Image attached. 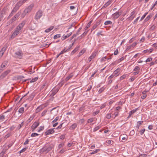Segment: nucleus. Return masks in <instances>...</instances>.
Segmentation results:
<instances>
[{"mask_svg":"<svg viewBox=\"0 0 157 157\" xmlns=\"http://www.w3.org/2000/svg\"><path fill=\"white\" fill-rule=\"evenodd\" d=\"M34 6V4H31L29 6L28 8L26 9L24 11L23 13L21 15V17H24L26 14L30 12L33 7Z\"/></svg>","mask_w":157,"mask_h":157,"instance_id":"f257e3e1","label":"nucleus"},{"mask_svg":"<svg viewBox=\"0 0 157 157\" xmlns=\"http://www.w3.org/2000/svg\"><path fill=\"white\" fill-rule=\"evenodd\" d=\"M43 15V12L41 10H39L36 14L35 16V19L36 20H38Z\"/></svg>","mask_w":157,"mask_h":157,"instance_id":"f03ea898","label":"nucleus"},{"mask_svg":"<svg viewBox=\"0 0 157 157\" xmlns=\"http://www.w3.org/2000/svg\"><path fill=\"white\" fill-rule=\"evenodd\" d=\"M15 56L19 59H22L23 54L21 50L17 51L15 53Z\"/></svg>","mask_w":157,"mask_h":157,"instance_id":"7ed1b4c3","label":"nucleus"},{"mask_svg":"<svg viewBox=\"0 0 157 157\" xmlns=\"http://www.w3.org/2000/svg\"><path fill=\"white\" fill-rule=\"evenodd\" d=\"M40 123L39 121H35L33 124L31 126V128L32 129V131L33 132L35 129L39 126Z\"/></svg>","mask_w":157,"mask_h":157,"instance_id":"20e7f679","label":"nucleus"},{"mask_svg":"<svg viewBox=\"0 0 157 157\" xmlns=\"http://www.w3.org/2000/svg\"><path fill=\"white\" fill-rule=\"evenodd\" d=\"M136 11L135 10L132 11L130 14V16L128 18V19L129 20H132L135 17L136 14H135Z\"/></svg>","mask_w":157,"mask_h":157,"instance_id":"39448f33","label":"nucleus"},{"mask_svg":"<svg viewBox=\"0 0 157 157\" xmlns=\"http://www.w3.org/2000/svg\"><path fill=\"white\" fill-rule=\"evenodd\" d=\"M121 12H119L118 11L115 13L113 14V18L114 19H116L121 14Z\"/></svg>","mask_w":157,"mask_h":157,"instance_id":"423d86ee","label":"nucleus"},{"mask_svg":"<svg viewBox=\"0 0 157 157\" xmlns=\"http://www.w3.org/2000/svg\"><path fill=\"white\" fill-rule=\"evenodd\" d=\"M10 72V70H8L3 73L0 76V78L2 79L3 78Z\"/></svg>","mask_w":157,"mask_h":157,"instance_id":"0eeeda50","label":"nucleus"},{"mask_svg":"<svg viewBox=\"0 0 157 157\" xmlns=\"http://www.w3.org/2000/svg\"><path fill=\"white\" fill-rule=\"evenodd\" d=\"M44 107L45 106L42 105H41L39 106L35 110V113H38L40 111L43 110L44 108Z\"/></svg>","mask_w":157,"mask_h":157,"instance_id":"6e6552de","label":"nucleus"},{"mask_svg":"<svg viewBox=\"0 0 157 157\" xmlns=\"http://www.w3.org/2000/svg\"><path fill=\"white\" fill-rule=\"evenodd\" d=\"M50 129L47 131L45 132V136L51 134L53 133L54 132V131L53 129Z\"/></svg>","mask_w":157,"mask_h":157,"instance_id":"1a4fd4ad","label":"nucleus"},{"mask_svg":"<svg viewBox=\"0 0 157 157\" xmlns=\"http://www.w3.org/2000/svg\"><path fill=\"white\" fill-rule=\"evenodd\" d=\"M59 89H53L51 91L52 92L50 96L53 97V96L56 94L58 91Z\"/></svg>","mask_w":157,"mask_h":157,"instance_id":"9d476101","label":"nucleus"},{"mask_svg":"<svg viewBox=\"0 0 157 157\" xmlns=\"http://www.w3.org/2000/svg\"><path fill=\"white\" fill-rule=\"evenodd\" d=\"M19 33V32L18 30L16 29L14 32L11 35V37L12 38H14Z\"/></svg>","mask_w":157,"mask_h":157,"instance_id":"9b49d317","label":"nucleus"},{"mask_svg":"<svg viewBox=\"0 0 157 157\" xmlns=\"http://www.w3.org/2000/svg\"><path fill=\"white\" fill-rule=\"evenodd\" d=\"M25 2H24V1H19V2H18L17 4L15 5L17 6H18L19 8V7L21 6L23 3H25Z\"/></svg>","mask_w":157,"mask_h":157,"instance_id":"f8f14e48","label":"nucleus"},{"mask_svg":"<svg viewBox=\"0 0 157 157\" xmlns=\"http://www.w3.org/2000/svg\"><path fill=\"white\" fill-rule=\"evenodd\" d=\"M143 121H140L137 122V125L136 126V128H137V130H138L140 126L143 123Z\"/></svg>","mask_w":157,"mask_h":157,"instance_id":"ddd939ff","label":"nucleus"},{"mask_svg":"<svg viewBox=\"0 0 157 157\" xmlns=\"http://www.w3.org/2000/svg\"><path fill=\"white\" fill-rule=\"evenodd\" d=\"M111 1H108L102 6V8L107 7L111 3Z\"/></svg>","mask_w":157,"mask_h":157,"instance_id":"4468645a","label":"nucleus"},{"mask_svg":"<svg viewBox=\"0 0 157 157\" xmlns=\"http://www.w3.org/2000/svg\"><path fill=\"white\" fill-rule=\"evenodd\" d=\"M8 47V44H6L4 47L2 48L1 51L4 53L6 51L7 47Z\"/></svg>","mask_w":157,"mask_h":157,"instance_id":"2eb2a0df","label":"nucleus"},{"mask_svg":"<svg viewBox=\"0 0 157 157\" xmlns=\"http://www.w3.org/2000/svg\"><path fill=\"white\" fill-rule=\"evenodd\" d=\"M8 47V44H6L4 47L2 48L1 51L4 53L6 51L7 47Z\"/></svg>","mask_w":157,"mask_h":157,"instance_id":"dca6fc26","label":"nucleus"},{"mask_svg":"<svg viewBox=\"0 0 157 157\" xmlns=\"http://www.w3.org/2000/svg\"><path fill=\"white\" fill-rule=\"evenodd\" d=\"M72 34V33L71 32L69 34H67L65 36H63V37L62 38V40H65V39H66L69 36H70Z\"/></svg>","mask_w":157,"mask_h":157,"instance_id":"f3484780","label":"nucleus"},{"mask_svg":"<svg viewBox=\"0 0 157 157\" xmlns=\"http://www.w3.org/2000/svg\"><path fill=\"white\" fill-rule=\"evenodd\" d=\"M77 126V124L75 123H74L72 124L70 128V129L71 130L74 129H75Z\"/></svg>","mask_w":157,"mask_h":157,"instance_id":"a211bd4d","label":"nucleus"},{"mask_svg":"<svg viewBox=\"0 0 157 157\" xmlns=\"http://www.w3.org/2000/svg\"><path fill=\"white\" fill-rule=\"evenodd\" d=\"M8 63V62L7 61H4L1 65V67L2 68L5 67L7 65Z\"/></svg>","mask_w":157,"mask_h":157,"instance_id":"6ab92c4d","label":"nucleus"},{"mask_svg":"<svg viewBox=\"0 0 157 157\" xmlns=\"http://www.w3.org/2000/svg\"><path fill=\"white\" fill-rule=\"evenodd\" d=\"M119 71V69H117L114 71L113 72V74L116 77L118 76V73Z\"/></svg>","mask_w":157,"mask_h":157,"instance_id":"aec40b11","label":"nucleus"},{"mask_svg":"<svg viewBox=\"0 0 157 157\" xmlns=\"http://www.w3.org/2000/svg\"><path fill=\"white\" fill-rule=\"evenodd\" d=\"M40 151L41 152H46V153H48L47 152V147H44L40 149Z\"/></svg>","mask_w":157,"mask_h":157,"instance_id":"412c9836","label":"nucleus"},{"mask_svg":"<svg viewBox=\"0 0 157 157\" xmlns=\"http://www.w3.org/2000/svg\"><path fill=\"white\" fill-rule=\"evenodd\" d=\"M54 28V27L53 26H50L49 28L45 30V32L46 33H48L52 30Z\"/></svg>","mask_w":157,"mask_h":157,"instance_id":"4be33fe9","label":"nucleus"},{"mask_svg":"<svg viewBox=\"0 0 157 157\" xmlns=\"http://www.w3.org/2000/svg\"><path fill=\"white\" fill-rule=\"evenodd\" d=\"M88 32V30H85V32L83 33L79 37H80V39H81L83 37L86 36V35L87 34V33Z\"/></svg>","mask_w":157,"mask_h":157,"instance_id":"5701e85b","label":"nucleus"},{"mask_svg":"<svg viewBox=\"0 0 157 157\" xmlns=\"http://www.w3.org/2000/svg\"><path fill=\"white\" fill-rule=\"evenodd\" d=\"M79 47V46H78L76 47L75 49L71 52V54L73 55L74 54L78 49Z\"/></svg>","mask_w":157,"mask_h":157,"instance_id":"b1692460","label":"nucleus"},{"mask_svg":"<svg viewBox=\"0 0 157 157\" xmlns=\"http://www.w3.org/2000/svg\"><path fill=\"white\" fill-rule=\"evenodd\" d=\"M85 50L84 49L82 50L79 53L78 55V57H79L85 53Z\"/></svg>","mask_w":157,"mask_h":157,"instance_id":"393cba45","label":"nucleus"},{"mask_svg":"<svg viewBox=\"0 0 157 157\" xmlns=\"http://www.w3.org/2000/svg\"><path fill=\"white\" fill-rule=\"evenodd\" d=\"M19 9V8L18 7L15 5V7L13 8V10H12V13L14 12L15 13L17 11V10H18Z\"/></svg>","mask_w":157,"mask_h":157,"instance_id":"a878e982","label":"nucleus"},{"mask_svg":"<svg viewBox=\"0 0 157 157\" xmlns=\"http://www.w3.org/2000/svg\"><path fill=\"white\" fill-rule=\"evenodd\" d=\"M73 76V75L72 74H70L68 76H67L65 80H66V81H68Z\"/></svg>","mask_w":157,"mask_h":157,"instance_id":"bb28decb","label":"nucleus"},{"mask_svg":"<svg viewBox=\"0 0 157 157\" xmlns=\"http://www.w3.org/2000/svg\"><path fill=\"white\" fill-rule=\"evenodd\" d=\"M92 23V21H90L87 25L86 26L84 29L85 30H86L88 28H89L91 24Z\"/></svg>","mask_w":157,"mask_h":157,"instance_id":"cd10ccee","label":"nucleus"},{"mask_svg":"<svg viewBox=\"0 0 157 157\" xmlns=\"http://www.w3.org/2000/svg\"><path fill=\"white\" fill-rule=\"evenodd\" d=\"M24 108L23 107L20 108L18 110L19 113L22 114L24 112Z\"/></svg>","mask_w":157,"mask_h":157,"instance_id":"c85d7f7f","label":"nucleus"},{"mask_svg":"<svg viewBox=\"0 0 157 157\" xmlns=\"http://www.w3.org/2000/svg\"><path fill=\"white\" fill-rule=\"evenodd\" d=\"M25 21H23L21 22V23H20L18 25L21 26V28H23V26L25 24Z\"/></svg>","mask_w":157,"mask_h":157,"instance_id":"c756f323","label":"nucleus"},{"mask_svg":"<svg viewBox=\"0 0 157 157\" xmlns=\"http://www.w3.org/2000/svg\"><path fill=\"white\" fill-rule=\"evenodd\" d=\"M137 109H138V108H136V109H134L131 111L129 113V114H130L132 115V114H133L135 112H136Z\"/></svg>","mask_w":157,"mask_h":157,"instance_id":"7c9ffc66","label":"nucleus"},{"mask_svg":"<svg viewBox=\"0 0 157 157\" xmlns=\"http://www.w3.org/2000/svg\"><path fill=\"white\" fill-rule=\"evenodd\" d=\"M35 96V94L34 93L32 94L28 98V99L30 100H32L33 98Z\"/></svg>","mask_w":157,"mask_h":157,"instance_id":"2f4dec72","label":"nucleus"},{"mask_svg":"<svg viewBox=\"0 0 157 157\" xmlns=\"http://www.w3.org/2000/svg\"><path fill=\"white\" fill-rule=\"evenodd\" d=\"M112 24V22L110 21H107L105 22L104 25H111Z\"/></svg>","mask_w":157,"mask_h":157,"instance_id":"473e14b6","label":"nucleus"},{"mask_svg":"<svg viewBox=\"0 0 157 157\" xmlns=\"http://www.w3.org/2000/svg\"><path fill=\"white\" fill-rule=\"evenodd\" d=\"M96 53L94 52L91 55L90 57L92 59H93L96 56Z\"/></svg>","mask_w":157,"mask_h":157,"instance_id":"72a5a7b5","label":"nucleus"},{"mask_svg":"<svg viewBox=\"0 0 157 157\" xmlns=\"http://www.w3.org/2000/svg\"><path fill=\"white\" fill-rule=\"evenodd\" d=\"M21 13V12L20 11L18 12L16 14H15L14 17V18H15L16 19L18 17L20 16Z\"/></svg>","mask_w":157,"mask_h":157,"instance_id":"f704fd0d","label":"nucleus"},{"mask_svg":"<svg viewBox=\"0 0 157 157\" xmlns=\"http://www.w3.org/2000/svg\"><path fill=\"white\" fill-rule=\"evenodd\" d=\"M11 135V132L8 133L5 136L4 138L5 139H7L9 138L10 136Z\"/></svg>","mask_w":157,"mask_h":157,"instance_id":"c9c22d12","label":"nucleus"},{"mask_svg":"<svg viewBox=\"0 0 157 157\" xmlns=\"http://www.w3.org/2000/svg\"><path fill=\"white\" fill-rule=\"evenodd\" d=\"M140 67L138 66H136L135 67L134 69L133 70V71H139V70H140Z\"/></svg>","mask_w":157,"mask_h":157,"instance_id":"e433bc0d","label":"nucleus"},{"mask_svg":"<svg viewBox=\"0 0 157 157\" xmlns=\"http://www.w3.org/2000/svg\"><path fill=\"white\" fill-rule=\"evenodd\" d=\"M60 37V34H58L55 35L54 36V39H56L57 38H59Z\"/></svg>","mask_w":157,"mask_h":157,"instance_id":"4c0bfd02","label":"nucleus"},{"mask_svg":"<svg viewBox=\"0 0 157 157\" xmlns=\"http://www.w3.org/2000/svg\"><path fill=\"white\" fill-rule=\"evenodd\" d=\"M101 127V126H98L96 127H95V128H94L93 131L94 132H95L96 131H97L98 129H99Z\"/></svg>","mask_w":157,"mask_h":157,"instance_id":"58836bf2","label":"nucleus"},{"mask_svg":"<svg viewBox=\"0 0 157 157\" xmlns=\"http://www.w3.org/2000/svg\"><path fill=\"white\" fill-rule=\"evenodd\" d=\"M47 111V110H44L41 113V116L43 117L45 116L46 115Z\"/></svg>","mask_w":157,"mask_h":157,"instance_id":"ea45409f","label":"nucleus"},{"mask_svg":"<svg viewBox=\"0 0 157 157\" xmlns=\"http://www.w3.org/2000/svg\"><path fill=\"white\" fill-rule=\"evenodd\" d=\"M38 79V77H35L33 78L30 81L31 82H34L37 80Z\"/></svg>","mask_w":157,"mask_h":157,"instance_id":"a19ab883","label":"nucleus"},{"mask_svg":"<svg viewBox=\"0 0 157 157\" xmlns=\"http://www.w3.org/2000/svg\"><path fill=\"white\" fill-rule=\"evenodd\" d=\"M39 135V134L36 133H33L31 135V136L32 137H34L35 136H36Z\"/></svg>","mask_w":157,"mask_h":157,"instance_id":"79ce46f5","label":"nucleus"},{"mask_svg":"<svg viewBox=\"0 0 157 157\" xmlns=\"http://www.w3.org/2000/svg\"><path fill=\"white\" fill-rule=\"evenodd\" d=\"M105 88L104 87H102L101 88L100 90L98 91V93L99 94L101 93H102L104 90Z\"/></svg>","mask_w":157,"mask_h":157,"instance_id":"37998d69","label":"nucleus"},{"mask_svg":"<svg viewBox=\"0 0 157 157\" xmlns=\"http://www.w3.org/2000/svg\"><path fill=\"white\" fill-rule=\"evenodd\" d=\"M100 150L99 149L96 150L95 151H93V152L90 153V154H93L97 153Z\"/></svg>","mask_w":157,"mask_h":157,"instance_id":"c03bdc74","label":"nucleus"},{"mask_svg":"<svg viewBox=\"0 0 157 157\" xmlns=\"http://www.w3.org/2000/svg\"><path fill=\"white\" fill-rule=\"evenodd\" d=\"M5 152L6 151H5L4 150H3L0 154V156L1 157L2 156H4V155L5 154Z\"/></svg>","mask_w":157,"mask_h":157,"instance_id":"a18cd8bd","label":"nucleus"},{"mask_svg":"<svg viewBox=\"0 0 157 157\" xmlns=\"http://www.w3.org/2000/svg\"><path fill=\"white\" fill-rule=\"evenodd\" d=\"M145 129H144V128H143V129L141 130L140 131V134L141 135H142L144 133V132H145Z\"/></svg>","mask_w":157,"mask_h":157,"instance_id":"49530a36","label":"nucleus"},{"mask_svg":"<svg viewBox=\"0 0 157 157\" xmlns=\"http://www.w3.org/2000/svg\"><path fill=\"white\" fill-rule=\"evenodd\" d=\"M59 119V117H56L55 119L54 120L52 121V123H54V122H56V121H58V120Z\"/></svg>","mask_w":157,"mask_h":157,"instance_id":"de8ad7c7","label":"nucleus"},{"mask_svg":"<svg viewBox=\"0 0 157 157\" xmlns=\"http://www.w3.org/2000/svg\"><path fill=\"white\" fill-rule=\"evenodd\" d=\"M106 105V104L105 103H104L102 104L100 106V109H102L103 108H104Z\"/></svg>","mask_w":157,"mask_h":157,"instance_id":"09e8293b","label":"nucleus"},{"mask_svg":"<svg viewBox=\"0 0 157 157\" xmlns=\"http://www.w3.org/2000/svg\"><path fill=\"white\" fill-rule=\"evenodd\" d=\"M22 28L21 27L19 26V25L17 27L16 29L18 30L19 31L21 30Z\"/></svg>","mask_w":157,"mask_h":157,"instance_id":"8fccbe9b","label":"nucleus"},{"mask_svg":"<svg viewBox=\"0 0 157 157\" xmlns=\"http://www.w3.org/2000/svg\"><path fill=\"white\" fill-rule=\"evenodd\" d=\"M151 16L150 15H149L145 18V21H148V20H149V19L151 18Z\"/></svg>","mask_w":157,"mask_h":157,"instance_id":"3c124183","label":"nucleus"},{"mask_svg":"<svg viewBox=\"0 0 157 157\" xmlns=\"http://www.w3.org/2000/svg\"><path fill=\"white\" fill-rule=\"evenodd\" d=\"M94 121V119L93 118H90L87 121L88 123H90L93 122Z\"/></svg>","mask_w":157,"mask_h":157,"instance_id":"603ef678","label":"nucleus"},{"mask_svg":"<svg viewBox=\"0 0 157 157\" xmlns=\"http://www.w3.org/2000/svg\"><path fill=\"white\" fill-rule=\"evenodd\" d=\"M126 77V75H123L122 76H121L120 78V80H123V79L125 78Z\"/></svg>","mask_w":157,"mask_h":157,"instance_id":"864d4df0","label":"nucleus"},{"mask_svg":"<svg viewBox=\"0 0 157 157\" xmlns=\"http://www.w3.org/2000/svg\"><path fill=\"white\" fill-rule=\"evenodd\" d=\"M52 149V147L51 146H50L48 147H47V152H48L49 151H51Z\"/></svg>","mask_w":157,"mask_h":157,"instance_id":"5fc2aeb1","label":"nucleus"},{"mask_svg":"<svg viewBox=\"0 0 157 157\" xmlns=\"http://www.w3.org/2000/svg\"><path fill=\"white\" fill-rule=\"evenodd\" d=\"M106 117L107 119H110L112 117V116L110 114H108L106 115Z\"/></svg>","mask_w":157,"mask_h":157,"instance_id":"6e6d98bb","label":"nucleus"},{"mask_svg":"<svg viewBox=\"0 0 157 157\" xmlns=\"http://www.w3.org/2000/svg\"><path fill=\"white\" fill-rule=\"evenodd\" d=\"M44 129V126H40V127L39 128V129L38 130V132H40V131Z\"/></svg>","mask_w":157,"mask_h":157,"instance_id":"4d7b16f0","label":"nucleus"},{"mask_svg":"<svg viewBox=\"0 0 157 157\" xmlns=\"http://www.w3.org/2000/svg\"><path fill=\"white\" fill-rule=\"evenodd\" d=\"M155 26L154 25H152L150 28V30H153L155 29Z\"/></svg>","mask_w":157,"mask_h":157,"instance_id":"13d9d810","label":"nucleus"},{"mask_svg":"<svg viewBox=\"0 0 157 157\" xmlns=\"http://www.w3.org/2000/svg\"><path fill=\"white\" fill-rule=\"evenodd\" d=\"M46 86V89L47 87V86L46 85H45V84H44L43 85H42L41 87L40 88V89L41 90H42L44 87L45 86Z\"/></svg>","mask_w":157,"mask_h":157,"instance_id":"bf43d9fd","label":"nucleus"},{"mask_svg":"<svg viewBox=\"0 0 157 157\" xmlns=\"http://www.w3.org/2000/svg\"><path fill=\"white\" fill-rule=\"evenodd\" d=\"M152 59L150 57L148 58L146 60V62H150L152 60Z\"/></svg>","mask_w":157,"mask_h":157,"instance_id":"052dcab7","label":"nucleus"},{"mask_svg":"<svg viewBox=\"0 0 157 157\" xmlns=\"http://www.w3.org/2000/svg\"><path fill=\"white\" fill-rule=\"evenodd\" d=\"M26 149H27V148L26 147L22 149L20 151V153H21L23 152H24L26 150Z\"/></svg>","mask_w":157,"mask_h":157,"instance_id":"680f3d73","label":"nucleus"},{"mask_svg":"<svg viewBox=\"0 0 157 157\" xmlns=\"http://www.w3.org/2000/svg\"><path fill=\"white\" fill-rule=\"evenodd\" d=\"M140 17H138L133 22V24H136L137 22V21H138L139 18Z\"/></svg>","mask_w":157,"mask_h":157,"instance_id":"e2e57ef3","label":"nucleus"},{"mask_svg":"<svg viewBox=\"0 0 157 157\" xmlns=\"http://www.w3.org/2000/svg\"><path fill=\"white\" fill-rule=\"evenodd\" d=\"M92 86L90 85L88 87L87 89L86 90V91H89L92 88Z\"/></svg>","mask_w":157,"mask_h":157,"instance_id":"0e129e2a","label":"nucleus"},{"mask_svg":"<svg viewBox=\"0 0 157 157\" xmlns=\"http://www.w3.org/2000/svg\"><path fill=\"white\" fill-rule=\"evenodd\" d=\"M82 28V27H80L79 29L77 31L76 33V35H78L79 34V33L80 32Z\"/></svg>","mask_w":157,"mask_h":157,"instance_id":"69168bd1","label":"nucleus"},{"mask_svg":"<svg viewBox=\"0 0 157 157\" xmlns=\"http://www.w3.org/2000/svg\"><path fill=\"white\" fill-rule=\"evenodd\" d=\"M99 111H96L93 113V115L94 116H95L96 115L98 114L99 113Z\"/></svg>","mask_w":157,"mask_h":157,"instance_id":"338daca9","label":"nucleus"},{"mask_svg":"<svg viewBox=\"0 0 157 157\" xmlns=\"http://www.w3.org/2000/svg\"><path fill=\"white\" fill-rule=\"evenodd\" d=\"M97 27V25H94L92 28L91 31L92 32V31L94 30Z\"/></svg>","mask_w":157,"mask_h":157,"instance_id":"774afa93","label":"nucleus"}]
</instances>
